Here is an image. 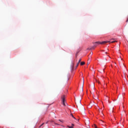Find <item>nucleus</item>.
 <instances>
[{"label":"nucleus","instance_id":"obj_16","mask_svg":"<svg viewBox=\"0 0 128 128\" xmlns=\"http://www.w3.org/2000/svg\"><path fill=\"white\" fill-rule=\"evenodd\" d=\"M94 98L95 100H98V97H96V98Z\"/></svg>","mask_w":128,"mask_h":128},{"label":"nucleus","instance_id":"obj_6","mask_svg":"<svg viewBox=\"0 0 128 128\" xmlns=\"http://www.w3.org/2000/svg\"><path fill=\"white\" fill-rule=\"evenodd\" d=\"M96 110H98L99 112H100V107H98V106H97V107L96 108Z\"/></svg>","mask_w":128,"mask_h":128},{"label":"nucleus","instance_id":"obj_2","mask_svg":"<svg viewBox=\"0 0 128 128\" xmlns=\"http://www.w3.org/2000/svg\"><path fill=\"white\" fill-rule=\"evenodd\" d=\"M116 39H114V38H111L110 40V42H112V43H113V42H116Z\"/></svg>","mask_w":128,"mask_h":128},{"label":"nucleus","instance_id":"obj_14","mask_svg":"<svg viewBox=\"0 0 128 128\" xmlns=\"http://www.w3.org/2000/svg\"><path fill=\"white\" fill-rule=\"evenodd\" d=\"M72 114V118H74V120H76V118H74V116L72 115V114Z\"/></svg>","mask_w":128,"mask_h":128},{"label":"nucleus","instance_id":"obj_4","mask_svg":"<svg viewBox=\"0 0 128 128\" xmlns=\"http://www.w3.org/2000/svg\"><path fill=\"white\" fill-rule=\"evenodd\" d=\"M108 42H110V41H104L102 42V44H108Z\"/></svg>","mask_w":128,"mask_h":128},{"label":"nucleus","instance_id":"obj_17","mask_svg":"<svg viewBox=\"0 0 128 128\" xmlns=\"http://www.w3.org/2000/svg\"><path fill=\"white\" fill-rule=\"evenodd\" d=\"M74 64H72V68H74Z\"/></svg>","mask_w":128,"mask_h":128},{"label":"nucleus","instance_id":"obj_25","mask_svg":"<svg viewBox=\"0 0 128 128\" xmlns=\"http://www.w3.org/2000/svg\"><path fill=\"white\" fill-rule=\"evenodd\" d=\"M101 114H102V112H101Z\"/></svg>","mask_w":128,"mask_h":128},{"label":"nucleus","instance_id":"obj_1","mask_svg":"<svg viewBox=\"0 0 128 128\" xmlns=\"http://www.w3.org/2000/svg\"><path fill=\"white\" fill-rule=\"evenodd\" d=\"M62 104H64V106H66V96H64V95H63L62 96Z\"/></svg>","mask_w":128,"mask_h":128},{"label":"nucleus","instance_id":"obj_18","mask_svg":"<svg viewBox=\"0 0 128 128\" xmlns=\"http://www.w3.org/2000/svg\"><path fill=\"white\" fill-rule=\"evenodd\" d=\"M72 128H74V124H72Z\"/></svg>","mask_w":128,"mask_h":128},{"label":"nucleus","instance_id":"obj_20","mask_svg":"<svg viewBox=\"0 0 128 128\" xmlns=\"http://www.w3.org/2000/svg\"><path fill=\"white\" fill-rule=\"evenodd\" d=\"M78 54V52H77L76 53V54Z\"/></svg>","mask_w":128,"mask_h":128},{"label":"nucleus","instance_id":"obj_5","mask_svg":"<svg viewBox=\"0 0 128 128\" xmlns=\"http://www.w3.org/2000/svg\"><path fill=\"white\" fill-rule=\"evenodd\" d=\"M86 109H84V106L81 105V110L84 111Z\"/></svg>","mask_w":128,"mask_h":128},{"label":"nucleus","instance_id":"obj_15","mask_svg":"<svg viewBox=\"0 0 128 128\" xmlns=\"http://www.w3.org/2000/svg\"><path fill=\"white\" fill-rule=\"evenodd\" d=\"M72 114V118H74V120H76V118H74V116L72 115V114Z\"/></svg>","mask_w":128,"mask_h":128},{"label":"nucleus","instance_id":"obj_12","mask_svg":"<svg viewBox=\"0 0 128 128\" xmlns=\"http://www.w3.org/2000/svg\"><path fill=\"white\" fill-rule=\"evenodd\" d=\"M44 123L42 124L40 126V128L41 126H44Z\"/></svg>","mask_w":128,"mask_h":128},{"label":"nucleus","instance_id":"obj_21","mask_svg":"<svg viewBox=\"0 0 128 128\" xmlns=\"http://www.w3.org/2000/svg\"><path fill=\"white\" fill-rule=\"evenodd\" d=\"M87 64H90V63L88 62V63H87Z\"/></svg>","mask_w":128,"mask_h":128},{"label":"nucleus","instance_id":"obj_9","mask_svg":"<svg viewBox=\"0 0 128 128\" xmlns=\"http://www.w3.org/2000/svg\"><path fill=\"white\" fill-rule=\"evenodd\" d=\"M94 128H98V126H97L96 125V124H94Z\"/></svg>","mask_w":128,"mask_h":128},{"label":"nucleus","instance_id":"obj_7","mask_svg":"<svg viewBox=\"0 0 128 128\" xmlns=\"http://www.w3.org/2000/svg\"><path fill=\"white\" fill-rule=\"evenodd\" d=\"M95 44H102V42H96Z\"/></svg>","mask_w":128,"mask_h":128},{"label":"nucleus","instance_id":"obj_23","mask_svg":"<svg viewBox=\"0 0 128 128\" xmlns=\"http://www.w3.org/2000/svg\"><path fill=\"white\" fill-rule=\"evenodd\" d=\"M93 94V96H94V94Z\"/></svg>","mask_w":128,"mask_h":128},{"label":"nucleus","instance_id":"obj_26","mask_svg":"<svg viewBox=\"0 0 128 128\" xmlns=\"http://www.w3.org/2000/svg\"><path fill=\"white\" fill-rule=\"evenodd\" d=\"M80 104L82 106V104H81V103H80Z\"/></svg>","mask_w":128,"mask_h":128},{"label":"nucleus","instance_id":"obj_13","mask_svg":"<svg viewBox=\"0 0 128 128\" xmlns=\"http://www.w3.org/2000/svg\"><path fill=\"white\" fill-rule=\"evenodd\" d=\"M72 114V118H74V120H76V118H74V116L72 115V114Z\"/></svg>","mask_w":128,"mask_h":128},{"label":"nucleus","instance_id":"obj_11","mask_svg":"<svg viewBox=\"0 0 128 128\" xmlns=\"http://www.w3.org/2000/svg\"><path fill=\"white\" fill-rule=\"evenodd\" d=\"M92 52H90V56H92Z\"/></svg>","mask_w":128,"mask_h":128},{"label":"nucleus","instance_id":"obj_8","mask_svg":"<svg viewBox=\"0 0 128 128\" xmlns=\"http://www.w3.org/2000/svg\"><path fill=\"white\" fill-rule=\"evenodd\" d=\"M84 62H80V66H84Z\"/></svg>","mask_w":128,"mask_h":128},{"label":"nucleus","instance_id":"obj_22","mask_svg":"<svg viewBox=\"0 0 128 128\" xmlns=\"http://www.w3.org/2000/svg\"><path fill=\"white\" fill-rule=\"evenodd\" d=\"M82 92H84V89L83 88H82Z\"/></svg>","mask_w":128,"mask_h":128},{"label":"nucleus","instance_id":"obj_10","mask_svg":"<svg viewBox=\"0 0 128 128\" xmlns=\"http://www.w3.org/2000/svg\"><path fill=\"white\" fill-rule=\"evenodd\" d=\"M59 120V122H64V120Z\"/></svg>","mask_w":128,"mask_h":128},{"label":"nucleus","instance_id":"obj_3","mask_svg":"<svg viewBox=\"0 0 128 128\" xmlns=\"http://www.w3.org/2000/svg\"><path fill=\"white\" fill-rule=\"evenodd\" d=\"M82 61V59H80L78 60V62L76 64V68H78V64H80V62Z\"/></svg>","mask_w":128,"mask_h":128},{"label":"nucleus","instance_id":"obj_24","mask_svg":"<svg viewBox=\"0 0 128 128\" xmlns=\"http://www.w3.org/2000/svg\"><path fill=\"white\" fill-rule=\"evenodd\" d=\"M105 54H108V52H106Z\"/></svg>","mask_w":128,"mask_h":128},{"label":"nucleus","instance_id":"obj_19","mask_svg":"<svg viewBox=\"0 0 128 128\" xmlns=\"http://www.w3.org/2000/svg\"><path fill=\"white\" fill-rule=\"evenodd\" d=\"M55 124H57L58 126V124L56 123H55Z\"/></svg>","mask_w":128,"mask_h":128}]
</instances>
